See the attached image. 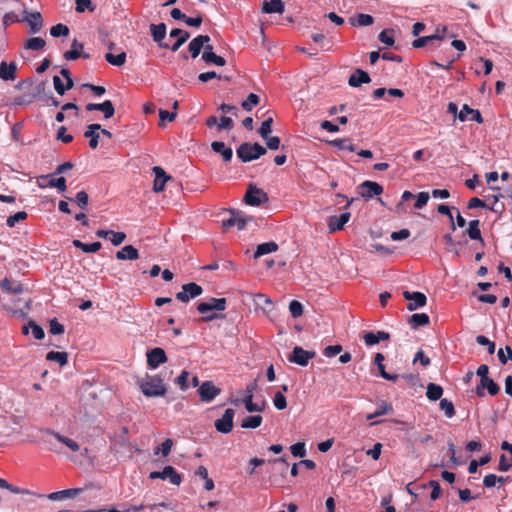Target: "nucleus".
Returning <instances> with one entry per match:
<instances>
[{
    "mask_svg": "<svg viewBox=\"0 0 512 512\" xmlns=\"http://www.w3.org/2000/svg\"><path fill=\"white\" fill-rule=\"evenodd\" d=\"M266 153L267 149L257 142H244L236 150L238 158L244 163L257 160Z\"/></svg>",
    "mask_w": 512,
    "mask_h": 512,
    "instance_id": "obj_1",
    "label": "nucleus"
},
{
    "mask_svg": "<svg viewBox=\"0 0 512 512\" xmlns=\"http://www.w3.org/2000/svg\"><path fill=\"white\" fill-rule=\"evenodd\" d=\"M142 393L147 397L164 396L167 388L163 383V379L159 375L147 376L140 383Z\"/></svg>",
    "mask_w": 512,
    "mask_h": 512,
    "instance_id": "obj_2",
    "label": "nucleus"
},
{
    "mask_svg": "<svg viewBox=\"0 0 512 512\" xmlns=\"http://www.w3.org/2000/svg\"><path fill=\"white\" fill-rule=\"evenodd\" d=\"M269 201L268 194L255 184H250L244 195V202L249 206H261Z\"/></svg>",
    "mask_w": 512,
    "mask_h": 512,
    "instance_id": "obj_3",
    "label": "nucleus"
},
{
    "mask_svg": "<svg viewBox=\"0 0 512 512\" xmlns=\"http://www.w3.org/2000/svg\"><path fill=\"white\" fill-rule=\"evenodd\" d=\"M271 470L269 475V482L270 485L276 486V487H283L285 485L287 475H288V468L287 466H283V464H270Z\"/></svg>",
    "mask_w": 512,
    "mask_h": 512,
    "instance_id": "obj_4",
    "label": "nucleus"
},
{
    "mask_svg": "<svg viewBox=\"0 0 512 512\" xmlns=\"http://www.w3.org/2000/svg\"><path fill=\"white\" fill-rule=\"evenodd\" d=\"M357 189L359 195L365 200L372 199L383 193V187L379 183L370 180L362 182Z\"/></svg>",
    "mask_w": 512,
    "mask_h": 512,
    "instance_id": "obj_5",
    "label": "nucleus"
},
{
    "mask_svg": "<svg viewBox=\"0 0 512 512\" xmlns=\"http://www.w3.org/2000/svg\"><path fill=\"white\" fill-rule=\"evenodd\" d=\"M315 356L316 353L314 351L304 350L300 346H295L289 355L288 360L292 363L305 367Z\"/></svg>",
    "mask_w": 512,
    "mask_h": 512,
    "instance_id": "obj_6",
    "label": "nucleus"
},
{
    "mask_svg": "<svg viewBox=\"0 0 512 512\" xmlns=\"http://www.w3.org/2000/svg\"><path fill=\"white\" fill-rule=\"evenodd\" d=\"M202 292L203 289L200 285L194 282H190L184 284L182 286V291L176 293V299L183 303H187L191 298L200 296Z\"/></svg>",
    "mask_w": 512,
    "mask_h": 512,
    "instance_id": "obj_7",
    "label": "nucleus"
},
{
    "mask_svg": "<svg viewBox=\"0 0 512 512\" xmlns=\"http://www.w3.org/2000/svg\"><path fill=\"white\" fill-rule=\"evenodd\" d=\"M151 479H162L169 481L174 485H180L182 481L181 475L175 470L173 466H165L162 471H153L149 476Z\"/></svg>",
    "mask_w": 512,
    "mask_h": 512,
    "instance_id": "obj_8",
    "label": "nucleus"
},
{
    "mask_svg": "<svg viewBox=\"0 0 512 512\" xmlns=\"http://www.w3.org/2000/svg\"><path fill=\"white\" fill-rule=\"evenodd\" d=\"M221 393L212 381H204L198 388V394L202 402H211Z\"/></svg>",
    "mask_w": 512,
    "mask_h": 512,
    "instance_id": "obj_9",
    "label": "nucleus"
},
{
    "mask_svg": "<svg viewBox=\"0 0 512 512\" xmlns=\"http://www.w3.org/2000/svg\"><path fill=\"white\" fill-rule=\"evenodd\" d=\"M234 415L235 411L232 408L226 409L223 416L220 419H217L214 423L216 430L223 434L231 432L233 428Z\"/></svg>",
    "mask_w": 512,
    "mask_h": 512,
    "instance_id": "obj_10",
    "label": "nucleus"
},
{
    "mask_svg": "<svg viewBox=\"0 0 512 512\" xmlns=\"http://www.w3.org/2000/svg\"><path fill=\"white\" fill-rule=\"evenodd\" d=\"M227 301L225 298H210L207 302H201L197 305V310L201 314H207L211 311H224Z\"/></svg>",
    "mask_w": 512,
    "mask_h": 512,
    "instance_id": "obj_11",
    "label": "nucleus"
},
{
    "mask_svg": "<svg viewBox=\"0 0 512 512\" xmlns=\"http://www.w3.org/2000/svg\"><path fill=\"white\" fill-rule=\"evenodd\" d=\"M146 356H147V365L151 369H156L161 364L166 363L168 360L165 350L160 347H155V348L149 350L147 352Z\"/></svg>",
    "mask_w": 512,
    "mask_h": 512,
    "instance_id": "obj_12",
    "label": "nucleus"
},
{
    "mask_svg": "<svg viewBox=\"0 0 512 512\" xmlns=\"http://www.w3.org/2000/svg\"><path fill=\"white\" fill-rule=\"evenodd\" d=\"M403 297L409 301L407 304V309L409 311L417 310L420 307H423L426 305L427 297L422 292H410V291H404Z\"/></svg>",
    "mask_w": 512,
    "mask_h": 512,
    "instance_id": "obj_13",
    "label": "nucleus"
},
{
    "mask_svg": "<svg viewBox=\"0 0 512 512\" xmlns=\"http://www.w3.org/2000/svg\"><path fill=\"white\" fill-rule=\"evenodd\" d=\"M256 388V384L252 383L247 385L245 390V396L242 399L243 404L245 405V408L248 412H263L265 409V402L262 405H258L257 403L253 402V392Z\"/></svg>",
    "mask_w": 512,
    "mask_h": 512,
    "instance_id": "obj_14",
    "label": "nucleus"
},
{
    "mask_svg": "<svg viewBox=\"0 0 512 512\" xmlns=\"http://www.w3.org/2000/svg\"><path fill=\"white\" fill-rule=\"evenodd\" d=\"M150 33L154 42L158 44L160 48L168 49L170 45L164 42L166 37V24H151L150 25Z\"/></svg>",
    "mask_w": 512,
    "mask_h": 512,
    "instance_id": "obj_15",
    "label": "nucleus"
},
{
    "mask_svg": "<svg viewBox=\"0 0 512 512\" xmlns=\"http://www.w3.org/2000/svg\"><path fill=\"white\" fill-rule=\"evenodd\" d=\"M84 44L82 42H79L77 39H74L71 43L70 50L66 51L63 54V57L67 61H75L80 57H83L84 59H89L90 54L83 52Z\"/></svg>",
    "mask_w": 512,
    "mask_h": 512,
    "instance_id": "obj_16",
    "label": "nucleus"
},
{
    "mask_svg": "<svg viewBox=\"0 0 512 512\" xmlns=\"http://www.w3.org/2000/svg\"><path fill=\"white\" fill-rule=\"evenodd\" d=\"M25 16L22 21H26L30 27L29 32L31 34L38 33L43 27V19L40 12H31L24 10Z\"/></svg>",
    "mask_w": 512,
    "mask_h": 512,
    "instance_id": "obj_17",
    "label": "nucleus"
},
{
    "mask_svg": "<svg viewBox=\"0 0 512 512\" xmlns=\"http://www.w3.org/2000/svg\"><path fill=\"white\" fill-rule=\"evenodd\" d=\"M40 431L42 433L53 436L58 442L67 446L71 451L77 452L80 450V445L76 441L63 436L50 428L41 429Z\"/></svg>",
    "mask_w": 512,
    "mask_h": 512,
    "instance_id": "obj_18",
    "label": "nucleus"
},
{
    "mask_svg": "<svg viewBox=\"0 0 512 512\" xmlns=\"http://www.w3.org/2000/svg\"><path fill=\"white\" fill-rule=\"evenodd\" d=\"M210 42V37L208 35H198L195 38H193L189 45H188V51L192 58H196L199 56L202 48L204 47V44Z\"/></svg>",
    "mask_w": 512,
    "mask_h": 512,
    "instance_id": "obj_19",
    "label": "nucleus"
},
{
    "mask_svg": "<svg viewBox=\"0 0 512 512\" xmlns=\"http://www.w3.org/2000/svg\"><path fill=\"white\" fill-rule=\"evenodd\" d=\"M485 389L488 390V393L491 396L497 395L500 391L499 385L490 377L484 380H480V385L476 388L477 396L483 397L485 395Z\"/></svg>",
    "mask_w": 512,
    "mask_h": 512,
    "instance_id": "obj_20",
    "label": "nucleus"
},
{
    "mask_svg": "<svg viewBox=\"0 0 512 512\" xmlns=\"http://www.w3.org/2000/svg\"><path fill=\"white\" fill-rule=\"evenodd\" d=\"M370 82V75L360 68L355 69L348 79V84L351 87H360L362 84H368Z\"/></svg>",
    "mask_w": 512,
    "mask_h": 512,
    "instance_id": "obj_21",
    "label": "nucleus"
},
{
    "mask_svg": "<svg viewBox=\"0 0 512 512\" xmlns=\"http://www.w3.org/2000/svg\"><path fill=\"white\" fill-rule=\"evenodd\" d=\"M351 214L344 212L339 216H331L328 220V228L331 233L342 230L344 225L349 221Z\"/></svg>",
    "mask_w": 512,
    "mask_h": 512,
    "instance_id": "obj_22",
    "label": "nucleus"
},
{
    "mask_svg": "<svg viewBox=\"0 0 512 512\" xmlns=\"http://www.w3.org/2000/svg\"><path fill=\"white\" fill-rule=\"evenodd\" d=\"M501 449L508 451L509 457L505 456V454L500 456L498 469L502 472H506L512 467V444L508 441H503L501 443Z\"/></svg>",
    "mask_w": 512,
    "mask_h": 512,
    "instance_id": "obj_23",
    "label": "nucleus"
},
{
    "mask_svg": "<svg viewBox=\"0 0 512 512\" xmlns=\"http://www.w3.org/2000/svg\"><path fill=\"white\" fill-rule=\"evenodd\" d=\"M170 37L176 38L177 40L173 45H170L168 49L176 52L190 38V33L180 28H174L170 31Z\"/></svg>",
    "mask_w": 512,
    "mask_h": 512,
    "instance_id": "obj_24",
    "label": "nucleus"
},
{
    "mask_svg": "<svg viewBox=\"0 0 512 512\" xmlns=\"http://www.w3.org/2000/svg\"><path fill=\"white\" fill-rule=\"evenodd\" d=\"M153 172L155 174L153 190L155 192H161L164 190L165 184L170 179V177L166 174L164 169L159 166L153 167Z\"/></svg>",
    "mask_w": 512,
    "mask_h": 512,
    "instance_id": "obj_25",
    "label": "nucleus"
},
{
    "mask_svg": "<svg viewBox=\"0 0 512 512\" xmlns=\"http://www.w3.org/2000/svg\"><path fill=\"white\" fill-rule=\"evenodd\" d=\"M17 65L15 62L7 63L2 61L0 63V78L4 81H13L16 79Z\"/></svg>",
    "mask_w": 512,
    "mask_h": 512,
    "instance_id": "obj_26",
    "label": "nucleus"
},
{
    "mask_svg": "<svg viewBox=\"0 0 512 512\" xmlns=\"http://www.w3.org/2000/svg\"><path fill=\"white\" fill-rule=\"evenodd\" d=\"M101 129V125L97 123L89 124L87 126L86 131L84 132V137L89 138V146L92 149H96L99 144V133H97L98 130Z\"/></svg>",
    "mask_w": 512,
    "mask_h": 512,
    "instance_id": "obj_27",
    "label": "nucleus"
},
{
    "mask_svg": "<svg viewBox=\"0 0 512 512\" xmlns=\"http://www.w3.org/2000/svg\"><path fill=\"white\" fill-rule=\"evenodd\" d=\"M82 491H83L82 488H71V489H66V490H61V491L50 493L47 497L49 500L58 501V500L66 499V498H74L77 495H79L80 493H82Z\"/></svg>",
    "mask_w": 512,
    "mask_h": 512,
    "instance_id": "obj_28",
    "label": "nucleus"
},
{
    "mask_svg": "<svg viewBox=\"0 0 512 512\" xmlns=\"http://www.w3.org/2000/svg\"><path fill=\"white\" fill-rule=\"evenodd\" d=\"M211 148L215 153L220 154L222 156L223 161H231L233 157V151L230 147H227L224 142L214 141L211 143Z\"/></svg>",
    "mask_w": 512,
    "mask_h": 512,
    "instance_id": "obj_29",
    "label": "nucleus"
},
{
    "mask_svg": "<svg viewBox=\"0 0 512 512\" xmlns=\"http://www.w3.org/2000/svg\"><path fill=\"white\" fill-rule=\"evenodd\" d=\"M118 260H136L139 258L138 250L132 245H126L116 252Z\"/></svg>",
    "mask_w": 512,
    "mask_h": 512,
    "instance_id": "obj_30",
    "label": "nucleus"
},
{
    "mask_svg": "<svg viewBox=\"0 0 512 512\" xmlns=\"http://www.w3.org/2000/svg\"><path fill=\"white\" fill-rule=\"evenodd\" d=\"M262 10L265 13L272 14V13H283L284 12V3L282 0H269L264 1Z\"/></svg>",
    "mask_w": 512,
    "mask_h": 512,
    "instance_id": "obj_31",
    "label": "nucleus"
},
{
    "mask_svg": "<svg viewBox=\"0 0 512 512\" xmlns=\"http://www.w3.org/2000/svg\"><path fill=\"white\" fill-rule=\"evenodd\" d=\"M469 227L466 231L468 237L471 240H479L482 245H484V239L482 238L481 231H480V221L478 219L471 220L469 223Z\"/></svg>",
    "mask_w": 512,
    "mask_h": 512,
    "instance_id": "obj_32",
    "label": "nucleus"
},
{
    "mask_svg": "<svg viewBox=\"0 0 512 512\" xmlns=\"http://www.w3.org/2000/svg\"><path fill=\"white\" fill-rule=\"evenodd\" d=\"M443 40V35H439L438 33L437 34H433V35H430V36H424V37H420L418 39H415L413 42H412V46L413 48H422V47H425L427 46L428 44H434V42L436 41H441Z\"/></svg>",
    "mask_w": 512,
    "mask_h": 512,
    "instance_id": "obj_33",
    "label": "nucleus"
},
{
    "mask_svg": "<svg viewBox=\"0 0 512 512\" xmlns=\"http://www.w3.org/2000/svg\"><path fill=\"white\" fill-rule=\"evenodd\" d=\"M408 322L413 329H418L421 326L429 325L430 318L426 313H415L410 316Z\"/></svg>",
    "mask_w": 512,
    "mask_h": 512,
    "instance_id": "obj_34",
    "label": "nucleus"
},
{
    "mask_svg": "<svg viewBox=\"0 0 512 512\" xmlns=\"http://www.w3.org/2000/svg\"><path fill=\"white\" fill-rule=\"evenodd\" d=\"M278 250V244L276 242L270 241L259 244L254 253V258H259L263 255L276 252Z\"/></svg>",
    "mask_w": 512,
    "mask_h": 512,
    "instance_id": "obj_35",
    "label": "nucleus"
},
{
    "mask_svg": "<svg viewBox=\"0 0 512 512\" xmlns=\"http://www.w3.org/2000/svg\"><path fill=\"white\" fill-rule=\"evenodd\" d=\"M72 244L74 247L81 249L85 253H96L101 249V243L100 242H93L90 244L83 243L82 241L78 239H74L72 241Z\"/></svg>",
    "mask_w": 512,
    "mask_h": 512,
    "instance_id": "obj_36",
    "label": "nucleus"
},
{
    "mask_svg": "<svg viewBox=\"0 0 512 512\" xmlns=\"http://www.w3.org/2000/svg\"><path fill=\"white\" fill-rule=\"evenodd\" d=\"M443 395V388L435 383H429L427 385L426 396L431 401L441 400Z\"/></svg>",
    "mask_w": 512,
    "mask_h": 512,
    "instance_id": "obj_37",
    "label": "nucleus"
},
{
    "mask_svg": "<svg viewBox=\"0 0 512 512\" xmlns=\"http://www.w3.org/2000/svg\"><path fill=\"white\" fill-rule=\"evenodd\" d=\"M349 21L352 26L364 27L372 25L374 22V18L369 14L360 13L356 16V18L351 17Z\"/></svg>",
    "mask_w": 512,
    "mask_h": 512,
    "instance_id": "obj_38",
    "label": "nucleus"
},
{
    "mask_svg": "<svg viewBox=\"0 0 512 512\" xmlns=\"http://www.w3.org/2000/svg\"><path fill=\"white\" fill-rule=\"evenodd\" d=\"M329 145L338 148L339 150H348L350 152L356 151V147L351 143L349 138L334 139L329 141Z\"/></svg>",
    "mask_w": 512,
    "mask_h": 512,
    "instance_id": "obj_39",
    "label": "nucleus"
},
{
    "mask_svg": "<svg viewBox=\"0 0 512 512\" xmlns=\"http://www.w3.org/2000/svg\"><path fill=\"white\" fill-rule=\"evenodd\" d=\"M263 421L261 415L247 416L242 420L241 427L244 429H256Z\"/></svg>",
    "mask_w": 512,
    "mask_h": 512,
    "instance_id": "obj_40",
    "label": "nucleus"
},
{
    "mask_svg": "<svg viewBox=\"0 0 512 512\" xmlns=\"http://www.w3.org/2000/svg\"><path fill=\"white\" fill-rule=\"evenodd\" d=\"M46 45V42L41 37H33L26 40L24 48L33 51L42 50Z\"/></svg>",
    "mask_w": 512,
    "mask_h": 512,
    "instance_id": "obj_41",
    "label": "nucleus"
},
{
    "mask_svg": "<svg viewBox=\"0 0 512 512\" xmlns=\"http://www.w3.org/2000/svg\"><path fill=\"white\" fill-rule=\"evenodd\" d=\"M48 361H56L60 366L68 363V354L66 352L50 351L46 355Z\"/></svg>",
    "mask_w": 512,
    "mask_h": 512,
    "instance_id": "obj_42",
    "label": "nucleus"
},
{
    "mask_svg": "<svg viewBox=\"0 0 512 512\" xmlns=\"http://www.w3.org/2000/svg\"><path fill=\"white\" fill-rule=\"evenodd\" d=\"M105 60L111 65L120 67L123 66L126 62V53L121 52L117 55H114L109 52L105 54Z\"/></svg>",
    "mask_w": 512,
    "mask_h": 512,
    "instance_id": "obj_43",
    "label": "nucleus"
},
{
    "mask_svg": "<svg viewBox=\"0 0 512 512\" xmlns=\"http://www.w3.org/2000/svg\"><path fill=\"white\" fill-rule=\"evenodd\" d=\"M202 60L210 65L215 64L217 66H224L226 65V60L222 56L216 55L215 53H202Z\"/></svg>",
    "mask_w": 512,
    "mask_h": 512,
    "instance_id": "obj_44",
    "label": "nucleus"
},
{
    "mask_svg": "<svg viewBox=\"0 0 512 512\" xmlns=\"http://www.w3.org/2000/svg\"><path fill=\"white\" fill-rule=\"evenodd\" d=\"M427 487H430L432 489L431 494H430L431 500L435 501L438 498H440V496L442 494V489H441V486L438 481L430 480L426 484L422 485L423 489H426Z\"/></svg>",
    "mask_w": 512,
    "mask_h": 512,
    "instance_id": "obj_45",
    "label": "nucleus"
},
{
    "mask_svg": "<svg viewBox=\"0 0 512 512\" xmlns=\"http://www.w3.org/2000/svg\"><path fill=\"white\" fill-rule=\"evenodd\" d=\"M260 102V97L257 94L250 93L248 97L242 102L241 106L245 111H251L254 106Z\"/></svg>",
    "mask_w": 512,
    "mask_h": 512,
    "instance_id": "obj_46",
    "label": "nucleus"
},
{
    "mask_svg": "<svg viewBox=\"0 0 512 512\" xmlns=\"http://www.w3.org/2000/svg\"><path fill=\"white\" fill-rule=\"evenodd\" d=\"M69 32L68 26L62 23L56 24L50 28V34L55 38L68 36Z\"/></svg>",
    "mask_w": 512,
    "mask_h": 512,
    "instance_id": "obj_47",
    "label": "nucleus"
},
{
    "mask_svg": "<svg viewBox=\"0 0 512 512\" xmlns=\"http://www.w3.org/2000/svg\"><path fill=\"white\" fill-rule=\"evenodd\" d=\"M75 10L78 13H83L86 10L93 12L96 9V5L91 0H75Z\"/></svg>",
    "mask_w": 512,
    "mask_h": 512,
    "instance_id": "obj_48",
    "label": "nucleus"
},
{
    "mask_svg": "<svg viewBox=\"0 0 512 512\" xmlns=\"http://www.w3.org/2000/svg\"><path fill=\"white\" fill-rule=\"evenodd\" d=\"M272 124H273V118L272 117H268L267 119H265L259 130H258V133L260 134V136L263 138V139H266L272 132Z\"/></svg>",
    "mask_w": 512,
    "mask_h": 512,
    "instance_id": "obj_49",
    "label": "nucleus"
},
{
    "mask_svg": "<svg viewBox=\"0 0 512 512\" xmlns=\"http://www.w3.org/2000/svg\"><path fill=\"white\" fill-rule=\"evenodd\" d=\"M99 110L104 115V118L109 119L113 117L115 113V107L113 103L110 100H105L104 102L100 103Z\"/></svg>",
    "mask_w": 512,
    "mask_h": 512,
    "instance_id": "obj_50",
    "label": "nucleus"
},
{
    "mask_svg": "<svg viewBox=\"0 0 512 512\" xmlns=\"http://www.w3.org/2000/svg\"><path fill=\"white\" fill-rule=\"evenodd\" d=\"M440 409L442 411H444L445 415L448 417V418H452L454 415H455V407H454V404L449 401L448 399L446 398H442L440 400Z\"/></svg>",
    "mask_w": 512,
    "mask_h": 512,
    "instance_id": "obj_51",
    "label": "nucleus"
},
{
    "mask_svg": "<svg viewBox=\"0 0 512 512\" xmlns=\"http://www.w3.org/2000/svg\"><path fill=\"white\" fill-rule=\"evenodd\" d=\"M393 34V29H384L383 31L380 32L378 38L382 43L386 44L387 46H393L395 43Z\"/></svg>",
    "mask_w": 512,
    "mask_h": 512,
    "instance_id": "obj_52",
    "label": "nucleus"
},
{
    "mask_svg": "<svg viewBox=\"0 0 512 512\" xmlns=\"http://www.w3.org/2000/svg\"><path fill=\"white\" fill-rule=\"evenodd\" d=\"M252 221L251 217H246L242 211L237 210L235 212V226L238 230H243L246 227V224Z\"/></svg>",
    "mask_w": 512,
    "mask_h": 512,
    "instance_id": "obj_53",
    "label": "nucleus"
},
{
    "mask_svg": "<svg viewBox=\"0 0 512 512\" xmlns=\"http://www.w3.org/2000/svg\"><path fill=\"white\" fill-rule=\"evenodd\" d=\"M47 185L51 188H57L60 192H65L67 189L66 179L63 176L50 179Z\"/></svg>",
    "mask_w": 512,
    "mask_h": 512,
    "instance_id": "obj_54",
    "label": "nucleus"
},
{
    "mask_svg": "<svg viewBox=\"0 0 512 512\" xmlns=\"http://www.w3.org/2000/svg\"><path fill=\"white\" fill-rule=\"evenodd\" d=\"M49 332L53 335H61L65 332L64 325L57 318H53L49 321Z\"/></svg>",
    "mask_w": 512,
    "mask_h": 512,
    "instance_id": "obj_55",
    "label": "nucleus"
},
{
    "mask_svg": "<svg viewBox=\"0 0 512 512\" xmlns=\"http://www.w3.org/2000/svg\"><path fill=\"white\" fill-rule=\"evenodd\" d=\"M393 413V407L391 404L387 403L384 400H381L378 402L377 409H376V415L383 416L387 414Z\"/></svg>",
    "mask_w": 512,
    "mask_h": 512,
    "instance_id": "obj_56",
    "label": "nucleus"
},
{
    "mask_svg": "<svg viewBox=\"0 0 512 512\" xmlns=\"http://www.w3.org/2000/svg\"><path fill=\"white\" fill-rule=\"evenodd\" d=\"M273 404L276 409L284 410L287 407L286 397L283 395L281 391H277L273 398Z\"/></svg>",
    "mask_w": 512,
    "mask_h": 512,
    "instance_id": "obj_57",
    "label": "nucleus"
},
{
    "mask_svg": "<svg viewBox=\"0 0 512 512\" xmlns=\"http://www.w3.org/2000/svg\"><path fill=\"white\" fill-rule=\"evenodd\" d=\"M476 342L481 346H486L489 354H494L496 348L495 343L490 341L486 336L478 335Z\"/></svg>",
    "mask_w": 512,
    "mask_h": 512,
    "instance_id": "obj_58",
    "label": "nucleus"
},
{
    "mask_svg": "<svg viewBox=\"0 0 512 512\" xmlns=\"http://www.w3.org/2000/svg\"><path fill=\"white\" fill-rule=\"evenodd\" d=\"M289 311L293 318H298L303 314V305L297 300H292L289 304Z\"/></svg>",
    "mask_w": 512,
    "mask_h": 512,
    "instance_id": "obj_59",
    "label": "nucleus"
},
{
    "mask_svg": "<svg viewBox=\"0 0 512 512\" xmlns=\"http://www.w3.org/2000/svg\"><path fill=\"white\" fill-rule=\"evenodd\" d=\"M28 214L25 211H19L15 213L14 215H11L7 218V226L14 227L16 223L25 220L27 218Z\"/></svg>",
    "mask_w": 512,
    "mask_h": 512,
    "instance_id": "obj_60",
    "label": "nucleus"
},
{
    "mask_svg": "<svg viewBox=\"0 0 512 512\" xmlns=\"http://www.w3.org/2000/svg\"><path fill=\"white\" fill-rule=\"evenodd\" d=\"M291 453L294 457L303 458L306 455L305 443L297 442L290 447Z\"/></svg>",
    "mask_w": 512,
    "mask_h": 512,
    "instance_id": "obj_61",
    "label": "nucleus"
},
{
    "mask_svg": "<svg viewBox=\"0 0 512 512\" xmlns=\"http://www.w3.org/2000/svg\"><path fill=\"white\" fill-rule=\"evenodd\" d=\"M188 377L189 372L183 370L180 375L175 379V383L180 387L181 390L185 391L188 389Z\"/></svg>",
    "mask_w": 512,
    "mask_h": 512,
    "instance_id": "obj_62",
    "label": "nucleus"
},
{
    "mask_svg": "<svg viewBox=\"0 0 512 512\" xmlns=\"http://www.w3.org/2000/svg\"><path fill=\"white\" fill-rule=\"evenodd\" d=\"M29 326L31 328V332H32V334H33L35 339L41 340V339L44 338L45 332H44L43 328L40 325H38L35 321L30 320L29 321Z\"/></svg>",
    "mask_w": 512,
    "mask_h": 512,
    "instance_id": "obj_63",
    "label": "nucleus"
},
{
    "mask_svg": "<svg viewBox=\"0 0 512 512\" xmlns=\"http://www.w3.org/2000/svg\"><path fill=\"white\" fill-rule=\"evenodd\" d=\"M505 351H506V353L504 352V350L502 348H500L497 352L498 359L502 364H506L509 360H512L511 347L507 345L505 347Z\"/></svg>",
    "mask_w": 512,
    "mask_h": 512,
    "instance_id": "obj_64",
    "label": "nucleus"
}]
</instances>
